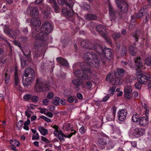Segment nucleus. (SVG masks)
Segmentation results:
<instances>
[{
	"instance_id": "nucleus-63",
	"label": "nucleus",
	"mask_w": 151,
	"mask_h": 151,
	"mask_svg": "<svg viewBox=\"0 0 151 151\" xmlns=\"http://www.w3.org/2000/svg\"><path fill=\"white\" fill-rule=\"evenodd\" d=\"M23 52L24 55L25 56L27 57L28 58H29L30 57V56L31 55V51L29 50L28 52L25 53L24 51H23Z\"/></svg>"
},
{
	"instance_id": "nucleus-16",
	"label": "nucleus",
	"mask_w": 151,
	"mask_h": 151,
	"mask_svg": "<svg viewBox=\"0 0 151 151\" xmlns=\"http://www.w3.org/2000/svg\"><path fill=\"white\" fill-rule=\"evenodd\" d=\"M146 14L144 9V8L141 9L140 10L138 13H135L134 15L131 17L132 19V22H134L135 21L136 17L139 18L142 17L144 15Z\"/></svg>"
},
{
	"instance_id": "nucleus-11",
	"label": "nucleus",
	"mask_w": 151,
	"mask_h": 151,
	"mask_svg": "<svg viewBox=\"0 0 151 151\" xmlns=\"http://www.w3.org/2000/svg\"><path fill=\"white\" fill-rule=\"evenodd\" d=\"M107 52H108V53L105 54V55H103V56H101V61L102 63H105V60L106 59L111 60L113 58V55L112 53V50L111 49H108L107 50Z\"/></svg>"
},
{
	"instance_id": "nucleus-12",
	"label": "nucleus",
	"mask_w": 151,
	"mask_h": 151,
	"mask_svg": "<svg viewBox=\"0 0 151 151\" xmlns=\"http://www.w3.org/2000/svg\"><path fill=\"white\" fill-rule=\"evenodd\" d=\"M26 12L28 14L32 15L37 16L38 14V8L37 7L29 6L27 9Z\"/></svg>"
},
{
	"instance_id": "nucleus-15",
	"label": "nucleus",
	"mask_w": 151,
	"mask_h": 151,
	"mask_svg": "<svg viewBox=\"0 0 151 151\" xmlns=\"http://www.w3.org/2000/svg\"><path fill=\"white\" fill-rule=\"evenodd\" d=\"M30 23L32 26V28H41V22L38 17L33 18L31 19Z\"/></svg>"
},
{
	"instance_id": "nucleus-47",
	"label": "nucleus",
	"mask_w": 151,
	"mask_h": 151,
	"mask_svg": "<svg viewBox=\"0 0 151 151\" xmlns=\"http://www.w3.org/2000/svg\"><path fill=\"white\" fill-rule=\"evenodd\" d=\"M145 64L148 66H151V57L147 58L145 59Z\"/></svg>"
},
{
	"instance_id": "nucleus-20",
	"label": "nucleus",
	"mask_w": 151,
	"mask_h": 151,
	"mask_svg": "<svg viewBox=\"0 0 151 151\" xmlns=\"http://www.w3.org/2000/svg\"><path fill=\"white\" fill-rule=\"evenodd\" d=\"M110 81L113 84L115 85H120L122 84V82H120V78L114 75L111 78Z\"/></svg>"
},
{
	"instance_id": "nucleus-27",
	"label": "nucleus",
	"mask_w": 151,
	"mask_h": 151,
	"mask_svg": "<svg viewBox=\"0 0 151 151\" xmlns=\"http://www.w3.org/2000/svg\"><path fill=\"white\" fill-rule=\"evenodd\" d=\"M33 79L29 78H26L25 79L24 78H23L22 80V82L23 85L24 86H26V87H28L29 85L30 84V83L32 82Z\"/></svg>"
},
{
	"instance_id": "nucleus-32",
	"label": "nucleus",
	"mask_w": 151,
	"mask_h": 151,
	"mask_svg": "<svg viewBox=\"0 0 151 151\" xmlns=\"http://www.w3.org/2000/svg\"><path fill=\"white\" fill-rule=\"evenodd\" d=\"M129 50L131 55L133 56L136 55V54L137 52V49L136 47L131 45L129 47Z\"/></svg>"
},
{
	"instance_id": "nucleus-4",
	"label": "nucleus",
	"mask_w": 151,
	"mask_h": 151,
	"mask_svg": "<svg viewBox=\"0 0 151 151\" xmlns=\"http://www.w3.org/2000/svg\"><path fill=\"white\" fill-rule=\"evenodd\" d=\"M118 9L122 13H126L128 10V5L124 0H115Z\"/></svg>"
},
{
	"instance_id": "nucleus-19",
	"label": "nucleus",
	"mask_w": 151,
	"mask_h": 151,
	"mask_svg": "<svg viewBox=\"0 0 151 151\" xmlns=\"http://www.w3.org/2000/svg\"><path fill=\"white\" fill-rule=\"evenodd\" d=\"M66 9H63L62 12L63 13L65 14V15L71 17L72 16L73 14V11L72 9V7L70 8L66 6Z\"/></svg>"
},
{
	"instance_id": "nucleus-51",
	"label": "nucleus",
	"mask_w": 151,
	"mask_h": 151,
	"mask_svg": "<svg viewBox=\"0 0 151 151\" xmlns=\"http://www.w3.org/2000/svg\"><path fill=\"white\" fill-rule=\"evenodd\" d=\"M0 39H1L4 40L6 42V43L8 44L9 46V47L11 50L12 49V47L10 44L5 39V38L4 37L3 35L1 34H0Z\"/></svg>"
},
{
	"instance_id": "nucleus-39",
	"label": "nucleus",
	"mask_w": 151,
	"mask_h": 151,
	"mask_svg": "<svg viewBox=\"0 0 151 151\" xmlns=\"http://www.w3.org/2000/svg\"><path fill=\"white\" fill-rule=\"evenodd\" d=\"M10 144L14 146L18 147L19 145V142L17 140L15 139H11L10 140Z\"/></svg>"
},
{
	"instance_id": "nucleus-30",
	"label": "nucleus",
	"mask_w": 151,
	"mask_h": 151,
	"mask_svg": "<svg viewBox=\"0 0 151 151\" xmlns=\"http://www.w3.org/2000/svg\"><path fill=\"white\" fill-rule=\"evenodd\" d=\"M84 17L86 19L88 20H96L97 19L96 15L91 14H87L85 15Z\"/></svg>"
},
{
	"instance_id": "nucleus-52",
	"label": "nucleus",
	"mask_w": 151,
	"mask_h": 151,
	"mask_svg": "<svg viewBox=\"0 0 151 151\" xmlns=\"http://www.w3.org/2000/svg\"><path fill=\"white\" fill-rule=\"evenodd\" d=\"M16 32L14 31V30L11 29V31L10 32V35L14 39V37H15L14 36L17 35V32H19V31L18 30H16Z\"/></svg>"
},
{
	"instance_id": "nucleus-24",
	"label": "nucleus",
	"mask_w": 151,
	"mask_h": 151,
	"mask_svg": "<svg viewBox=\"0 0 151 151\" xmlns=\"http://www.w3.org/2000/svg\"><path fill=\"white\" fill-rule=\"evenodd\" d=\"M56 60L60 64L63 66H68V63L67 61L62 57H59L57 58Z\"/></svg>"
},
{
	"instance_id": "nucleus-35",
	"label": "nucleus",
	"mask_w": 151,
	"mask_h": 151,
	"mask_svg": "<svg viewBox=\"0 0 151 151\" xmlns=\"http://www.w3.org/2000/svg\"><path fill=\"white\" fill-rule=\"evenodd\" d=\"M38 129L40 133L42 135L45 136L48 133V131L47 129L44 128L43 127L41 126H39Z\"/></svg>"
},
{
	"instance_id": "nucleus-45",
	"label": "nucleus",
	"mask_w": 151,
	"mask_h": 151,
	"mask_svg": "<svg viewBox=\"0 0 151 151\" xmlns=\"http://www.w3.org/2000/svg\"><path fill=\"white\" fill-rule=\"evenodd\" d=\"M60 98L58 97H54L52 99L53 103L55 105H58L59 104Z\"/></svg>"
},
{
	"instance_id": "nucleus-1",
	"label": "nucleus",
	"mask_w": 151,
	"mask_h": 151,
	"mask_svg": "<svg viewBox=\"0 0 151 151\" xmlns=\"http://www.w3.org/2000/svg\"><path fill=\"white\" fill-rule=\"evenodd\" d=\"M50 84L41 78H38L36 80L34 91L36 92H41L49 90Z\"/></svg>"
},
{
	"instance_id": "nucleus-7",
	"label": "nucleus",
	"mask_w": 151,
	"mask_h": 151,
	"mask_svg": "<svg viewBox=\"0 0 151 151\" xmlns=\"http://www.w3.org/2000/svg\"><path fill=\"white\" fill-rule=\"evenodd\" d=\"M96 44L93 45L88 40H83L81 42V46L83 47L92 49L95 51L97 47L96 46Z\"/></svg>"
},
{
	"instance_id": "nucleus-6",
	"label": "nucleus",
	"mask_w": 151,
	"mask_h": 151,
	"mask_svg": "<svg viewBox=\"0 0 151 151\" xmlns=\"http://www.w3.org/2000/svg\"><path fill=\"white\" fill-rule=\"evenodd\" d=\"M78 66H79L80 68L85 70L87 73L91 74L92 72L91 70V65L89 63L84 62L78 63L73 65V67L74 68Z\"/></svg>"
},
{
	"instance_id": "nucleus-64",
	"label": "nucleus",
	"mask_w": 151,
	"mask_h": 151,
	"mask_svg": "<svg viewBox=\"0 0 151 151\" xmlns=\"http://www.w3.org/2000/svg\"><path fill=\"white\" fill-rule=\"evenodd\" d=\"M106 118L107 120L108 121H111L112 120H114V118L113 117L112 115H108L106 117Z\"/></svg>"
},
{
	"instance_id": "nucleus-55",
	"label": "nucleus",
	"mask_w": 151,
	"mask_h": 151,
	"mask_svg": "<svg viewBox=\"0 0 151 151\" xmlns=\"http://www.w3.org/2000/svg\"><path fill=\"white\" fill-rule=\"evenodd\" d=\"M75 100V96H69L67 98V101L70 103H73Z\"/></svg>"
},
{
	"instance_id": "nucleus-21",
	"label": "nucleus",
	"mask_w": 151,
	"mask_h": 151,
	"mask_svg": "<svg viewBox=\"0 0 151 151\" xmlns=\"http://www.w3.org/2000/svg\"><path fill=\"white\" fill-rule=\"evenodd\" d=\"M132 89L129 87H126L124 88V93L125 97L128 99L132 98L131 93Z\"/></svg>"
},
{
	"instance_id": "nucleus-18",
	"label": "nucleus",
	"mask_w": 151,
	"mask_h": 151,
	"mask_svg": "<svg viewBox=\"0 0 151 151\" xmlns=\"http://www.w3.org/2000/svg\"><path fill=\"white\" fill-rule=\"evenodd\" d=\"M145 133V130L144 129L136 128L134 130L133 135L136 137H138L139 136L143 135Z\"/></svg>"
},
{
	"instance_id": "nucleus-23",
	"label": "nucleus",
	"mask_w": 151,
	"mask_h": 151,
	"mask_svg": "<svg viewBox=\"0 0 151 151\" xmlns=\"http://www.w3.org/2000/svg\"><path fill=\"white\" fill-rule=\"evenodd\" d=\"M139 123L142 126H146L148 124V117L146 116H144L140 118L139 120Z\"/></svg>"
},
{
	"instance_id": "nucleus-48",
	"label": "nucleus",
	"mask_w": 151,
	"mask_h": 151,
	"mask_svg": "<svg viewBox=\"0 0 151 151\" xmlns=\"http://www.w3.org/2000/svg\"><path fill=\"white\" fill-rule=\"evenodd\" d=\"M102 37H103L106 40V42L110 44H111V40L107 36V34H104L103 35H102Z\"/></svg>"
},
{
	"instance_id": "nucleus-3",
	"label": "nucleus",
	"mask_w": 151,
	"mask_h": 151,
	"mask_svg": "<svg viewBox=\"0 0 151 151\" xmlns=\"http://www.w3.org/2000/svg\"><path fill=\"white\" fill-rule=\"evenodd\" d=\"M109 11L111 20L114 22L116 19L118 18L120 16V12L117 10L114 9L110 4H109Z\"/></svg>"
},
{
	"instance_id": "nucleus-60",
	"label": "nucleus",
	"mask_w": 151,
	"mask_h": 151,
	"mask_svg": "<svg viewBox=\"0 0 151 151\" xmlns=\"http://www.w3.org/2000/svg\"><path fill=\"white\" fill-rule=\"evenodd\" d=\"M32 101L34 102H37L39 99V98L37 96H32L31 98Z\"/></svg>"
},
{
	"instance_id": "nucleus-58",
	"label": "nucleus",
	"mask_w": 151,
	"mask_h": 151,
	"mask_svg": "<svg viewBox=\"0 0 151 151\" xmlns=\"http://www.w3.org/2000/svg\"><path fill=\"white\" fill-rule=\"evenodd\" d=\"M51 127L55 129V130L53 132L54 134H55L56 133L57 131H58V129H59V127L58 126L55 124L54 125H51Z\"/></svg>"
},
{
	"instance_id": "nucleus-9",
	"label": "nucleus",
	"mask_w": 151,
	"mask_h": 151,
	"mask_svg": "<svg viewBox=\"0 0 151 151\" xmlns=\"http://www.w3.org/2000/svg\"><path fill=\"white\" fill-rule=\"evenodd\" d=\"M127 112L126 109H124L119 111L117 114L118 119L120 121H123L126 119Z\"/></svg>"
},
{
	"instance_id": "nucleus-2",
	"label": "nucleus",
	"mask_w": 151,
	"mask_h": 151,
	"mask_svg": "<svg viewBox=\"0 0 151 151\" xmlns=\"http://www.w3.org/2000/svg\"><path fill=\"white\" fill-rule=\"evenodd\" d=\"M84 60H87L91 63H95L99 65L101 63L100 60L99 59L97 55L93 52H89L86 53L84 56Z\"/></svg>"
},
{
	"instance_id": "nucleus-41",
	"label": "nucleus",
	"mask_w": 151,
	"mask_h": 151,
	"mask_svg": "<svg viewBox=\"0 0 151 151\" xmlns=\"http://www.w3.org/2000/svg\"><path fill=\"white\" fill-rule=\"evenodd\" d=\"M52 6L56 13H58L60 12V8L57 3L52 5Z\"/></svg>"
},
{
	"instance_id": "nucleus-13",
	"label": "nucleus",
	"mask_w": 151,
	"mask_h": 151,
	"mask_svg": "<svg viewBox=\"0 0 151 151\" xmlns=\"http://www.w3.org/2000/svg\"><path fill=\"white\" fill-rule=\"evenodd\" d=\"M41 29L42 31L45 30V32L49 33L52 31L53 27L49 22H46L43 24Z\"/></svg>"
},
{
	"instance_id": "nucleus-28",
	"label": "nucleus",
	"mask_w": 151,
	"mask_h": 151,
	"mask_svg": "<svg viewBox=\"0 0 151 151\" xmlns=\"http://www.w3.org/2000/svg\"><path fill=\"white\" fill-rule=\"evenodd\" d=\"M133 37L134 38L136 41L137 42L140 36L143 37L144 35V34L141 32L140 30H137L133 34Z\"/></svg>"
},
{
	"instance_id": "nucleus-54",
	"label": "nucleus",
	"mask_w": 151,
	"mask_h": 151,
	"mask_svg": "<svg viewBox=\"0 0 151 151\" xmlns=\"http://www.w3.org/2000/svg\"><path fill=\"white\" fill-rule=\"evenodd\" d=\"M31 98L32 95L30 94H28L25 95L23 96V98L24 100L28 101L30 100Z\"/></svg>"
},
{
	"instance_id": "nucleus-43",
	"label": "nucleus",
	"mask_w": 151,
	"mask_h": 151,
	"mask_svg": "<svg viewBox=\"0 0 151 151\" xmlns=\"http://www.w3.org/2000/svg\"><path fill=\"white\" fill-rule=\"evenodd\" d=\"M33 57L35 58H37L39 57L41 53V50H33Z\"/></svg>"
},
{
	"instance_id": "nucleus-61",
	"label": "nucleus",
	"mask_w": 151,
	"mask_h": 151,
	"mask_svg": "<svg viewBox=\"0 0 151 151\" xmlns=\"http://www.w3.org/2000/svg\"><path fill=\"white\" fill-rule=\"evenodd\" d=\"M54 96L53 93L51 92H49L47 94V97L49 99H52Z\"/></svg>"
},
{
	"instance_id": "nucleus-46",
	"label": "nucleus",
	"mask_w": 151,
	"mask_h": 151,
	"mask_svg": "<svg viewBox=\"0 0 151 151\" xmlns=\"http://www.w3.org/2000/svg\"><path fill=\"white\" fill-rule=\"evenodd\" d=\"M41 44L40 42H35L34 44L33 50H38L41 46Z\"/></svg>"
},
{
	"instance_id": "nucleus-26",
	"label": "nucleus",
	"mask_w": 151,
	"mask_h": 151,
	"mask_svg": "<svg viewBox=\"0 0 151 151\" xmlns=\"http://www.w3.org/2000/svg\"><path fill=\"white\" fill-rule=\"evenodd\" d=\"M72 83L76 86L75 87L76 89L78 91H79L81 89L80 79L79 78L74 79L73 80Z\"/></svg>"
},
{
	"instance_id": "nucleus-36",
	"label": "nucleus",
	"mask_w": 151,
	"mask_h": 151,
	"mask_svg": "<svg viewBox=\"0 0 151 151\" xmlns=\"http://www.w3.org/2000/svg\"><path fill=\"white\" fill-rule=\"evenodd\" d=\"M98 142L100 146H103L104 147L107 144L106 140L104 139L99 138L98 140Z\"/></svg>"
},
{
	"instance_id": "nucleus-25",
	"label": "nucleus",
	"mask_w": 151,
	"mask_h": 151,
	"mask_svg": "<svg viewBox=\"0 0 151 151\" xmlns=\"http://www.w3.org/2000/svg\"><path fill=\"white\" fill-rule=\"evenodd\" d=\"M41 29V28H32V35L33 37L37 40L39 33L38 32Z\"/></svg>"
},
{
	"instance_id": "nucleus-49",
	"label": "nucleus",
	"mask_w": 151,
	"mask_h": 151,
	"mask_svg": "<svg viewBox=\"0 0 151 151\" xmlns=\"http://www.w3.org/2000/svg\"><path fill=\"white\" fill-rule=\"evenodd\" d=\"M54 135L57 137L60 141H65V139L64 138V136H63L61 135H58V134H57V133L55 134H54Z\"/></svg>"
},
{
	"instance_id": "nucleus-34",
	"label": "nucleus",
	"mask_w": 151,
	"mask_h": 151,
	"mask_svg": "<svg viewBox=\"0 0 151 151\" xmlns=\"http://www.w3.org/2000/svg\"><path fill=\"white\" fill-rule=\"evenodd\" d=\"M116 144V142L115 141L112 139H110L106 145H107L108 148L109 149L112 148L114 147Z\"/></svg>"
},
{
	"instance_id": "nucleus-37",
	"label": "nucleus",
	"mask_w": 151,
	"mask_h": 151,
	"mask_svg": "<svg viewBox=\"0 0 151 151\" xmlns=\"http://www.w3.org/2000/svg\"><path fill=\"white\" fill-rule=\"evenodd\" d=\"M112 37L114 40L119 38L121 36V34L120 32H115L111 35Z\"/></svg>"
},
{
	"instance_id": "nucleus-50",
	"label": "nucleus",
	"mask_w": 151,
	"mask_h": 151,
	"mask_svg": "<svg viewBox=\"0 0 151 151\" xmlns=\"http://www.w3.org/2000/svg\"><path fill=\"white\" fill-rule=\"evenodd\" d=\"M23 121L22 120H20L18 122L17 124V127L18 128V130L19 129L22 128V126L23 124Z\"/></svg>"
},
{
	"instance_id": "nucleus-44",
	"label": "nucleus",
	"mask_w": 151,
	"mask_h": 151,
	"mask_svg": "<svg viewBox=\"0 0 151 151\" xmlns=\"http://www.w3.org/2000/svg\"><path fill=\"white\" fill-rule=\"evenodd\" d=\"M66 6L70 8L73 7L74 4L73 0H66Z\"/></svg>"
},
{
	"instance_id": "nucleus-56",
	"label": "nucleus",
	"mask_w": 151,
	"mask_h": 151,
	"mask_svg": "<svg viewBox=\"0 0 151 151\" xmlns=\"http://www.w3.org/2000/svg\"><path fill=\"white\" fill-rule=\"evenodd\" d=\"M142 84L143 83H141L140 82L138 81L135 83L134 86L136 88L140 89L142 87Z\"/></svg>"
},
{
	"instance_id": "nucleus-8",
	"label": "nucleus",
	"mask_w": 151,
	"mask_h": 151,
	"mask_svg": "<svg viewBox=\"0 0 151 151\" xmlns=\"http://www.w3.org/2000/svg\"><path fill=\"white\" fill-rule=\"evenodd\" d=\"M86 71L83 70H78L74 72V74L79 78L83 80H87L88 77L86 73Z\"/></svg>"
},
{
	"instance_id": "nucleus-62",
	"label": "nucleus",
	"mask_w": 151,
	"mask_h": 151,
	"mask_svg": "<svg viewBox=\"0 0 151 151\" xmlns=\"http://www.w3.org/2000/svg\"><path fill=\"white\" fill-rule=\"evenodd\" d=\"M70 90L68 89H65L64 91V94L65 96H67L70 95Z\"/></svg>"
},
{
	"instance_id": "nucleus-42",
	"label": "nucleus",
	"mask_w": 151,
	"mask_h": 151,
	"mask_svg": "<svg viewBox=\"0 0 151 151\" xmlns=\"http://www.w3.org/2000/svg\"><path fill=\"white\" fill-rule=\"evenodd\" d=\"M127 53V50L126 47L124 46H123L121 50L120 54L122 56H124L126 55Z\"/></svg>"
},
{
	"instance_id": "nucleus-38",
	"label": "nucleus",
	"mask_w": 151,
	"mask_h": 151,
	"mask_svg": "<svg viewBox=\"0 0 151 151\" xmlns=\"http://www.w3.org/2000/svg\"><path fill=\"white\" fill-rule=\"evenodd\" d=\"M140 118V116L137 114H134L132 117V120L134 122H137Z\"/></svg>"
},
{
	"instance_id": "nucleus-31",
	"label": "nucleus",
	"mask_w": 151,
	"mask_h": 151,
	"mask_svg": "<svg viewBox=\"0 0 151 151\" xmlns=\"http://www.w3.org/2000/svg\"><path fill=\"white\" fill-rule=\"evenodd\" d=\"M135 63L136 66L139 68H141L143 66V64L139 57H137L135 59Z\"/></svg>"
},
{
	"instance_id": "nucleus-53",
	"label": "nucleus",
	"mask_w": 151,
	"mask_h": 151,
	"mask_svg": "<svg viewBox=\"0 0 151 151\" xmlns=\"http://www.w3.org/2000/svg\"><path fill=\"white\" fill-rule=\"evenodd\" d=\"M44 17L45 18H47L50 17V13L49 11L46 10L45 11L44 13Z\"/></svg>"
},
{
	"instance_id": "nucleus-22",
	"label": "nucleus",
	"mask_w": 151,
	"mask_h": 151,
	"mask_svg": "<svg viewBox=\"0 0 151 151\" xmlns=\"http://www.w3.org/2000/svg\"><path fill=\"white\" fill-rule=\"evenodd\" d=\"M96 29L97 31L100 33L101 36H102L104 34H106V28L103 25L100 24L97 26Z\"/></svg>"
},
{
	"instance_id": "nucleus-40",
	"label": "nucleus",
	"mask_w": 151,
	"mask_h": 151,
	"mask_svg": "<svg viewBox=\"0 0 151 151\" xmlns=\"http://www.w3.org/2000/svg\"><path fill=\"white\" fill-rule=\"evenodd\" d=\"M4 75V81L5 82V84L7 85L9 83L10 81V77L9 75L8 74V73H5Z\"/></svg>"
},
{
	"instance_id": "nucleus-14",
	"label": "nucleus",
	"mask_w": 151,
	"mask_h": 151,
	"mask_svg": "<svg viewBox=\"0 0 151 151\" xmlns=\"http://www.w3.org/2000/svg\"><path fill=\"white\" fill-rule=\"evenodd\" d=\"M24 76L26 77L33 79L35 77V73L34 70L31 68H26L25 71Z\"/></svg>"
},
{
	"instance_id": "nucleus-29",
	"label": "nucleus",
	"mask_w": 151,
	"mask_h": 151,
	"mask_svg": "<svg viewBox=\"0 0 151 151\" xmlns=\"http://www.w3.org/2000/svg\"><path fill=\"white\" fill-rule=\"evenodd\" d=\"M125 71L122 68H118L114 72V75L118 77H122L124 75Z\"/></svg>"
},
{
	"instance_id": "nucleus-10",
	"label": "nucleus",
	"mask_w": 151,
	"mask_h": 151,
	"mask_svg": "<svg viewBox=\"0 0 151 151\" xmlns=\"http://www.w3.org/2000/svg\"><path fill=\"white\" fill-rule=\"evenodd\" d=\"M96 46L97 47L95 51L99 54L100 56H103V55H105V54L108 53L107 51V50L111 49L107 47L105 48L104 49H103L102 46L98 44H97Z\"/></svg>"
},
{
	"instance_id": "nucleus-5",
	"label": "nucleus",
	"mask_w": 151,
	"mask_h": 151,
	"mask_svg": "<svg viewBox=\"0 0 151 151\" xmlns=\"http://www.w3.org/2000/svg\"><path fill=\"white\" fill-rule=\"evenodd\" d=\"M137 76L138 81L143 84H145L147 81H151V75L148 73L139 74Z\"/></svg>"
},
{
	"instance_id": "nucleus-17",
	"label": "nucleus",
	"mask_w": 151,
	"mask_h": 151,
	"mask_svg": "<svg viewBox=\"0 0 151 151\" xmlns=\"http://www.w3.org/2000/svg\"><path fill=\"white\" fill-rule=\"evenodd\" d=\"M48 34L46 32L42 31V30H41V32L39 33L37 40H40L42 41L46 40L48 38Z\"/></svg>"
},
{
	"instance_id": "nucleus-33",
	"label": "nucleus",
	"mask_w": 151,
	"mask_h": 151,
	"mask_svg": "<svg viewBox=\"0 0 151 151\" xmlns=\"http://www.w3.org/2000/svg\"><path fill=\"white\" fill-rule=\"evenodd\" d=\"M14 75L15 84L16 86H18L19 84V80L18 76L17 70L16 68H15Z\"/></svg>"
},
{
	"instance_id": "nucleus-57",
	"label": "nucleus",
	"mask_w": 151,
	"mask_h": 151,
	"mask_svg": "<svg viewBox=\"0 0 151 151\" xmlns=\"http://www.w3.org/2000/svg\"><path fill=\"white\" fill-rule=\"evenodd\" d=\"M116 88V86H113L112 88H111L108 90V91L110 92V94L111 95H113L115 91V89Z\"/></svg>"
},
{
	"instance_id": "nucleus-59",
	"label": "nucleus",
	"mask_w": 151,
	"mask_h": 151,
	"mask_svg": "<svg viewBox=\"0 0 151 151\" xmlns=\"http://www.w3.org/2000/svg\"><path fill=\"white\" fill-rule=\"evenodd\" d=\"M86 86L87 89H90L92 86L91 82L90 81L87 82L86 83Z\"/></svg>"
}]
</instances>
